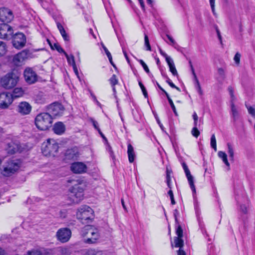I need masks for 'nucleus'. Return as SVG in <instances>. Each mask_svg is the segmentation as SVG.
I'll use <instances>...</instances> for the list:
<instances>
[{"mask_svg":"<svg viewBox=\"0 0 255 255\" xmlns=\"http://www.w3.org/2000/svg\"><path fill=\"white\" fill-rule=\"evenodd\" d=\"M70 168L71 171L76 174H82L86 172L87 165L82 162H75L71 164Z\"/></svg>","mask_w":255,"mask_h":255,"instance_id":"dca6fc26","label":"nucleus"},{"mask_svg":"<svg viewBox=\"0 0 255 255\" xmlns=\"http://www.w3.org/2000/svg\"><path fill=\"white\" fill-rule=\"evenodd\" d=\"M182 165L185 171L186 176L188 179L190 187L192 191L193 194H195L196 193V188L194 183V178L191 174L190 170H189L186 164L183 162L182 163Z\"/></svg>","mask_w":255,"mask_h":255,"instance_id":"a211bd4d","label":"nucleus"},{"mask_svg":"<svg viewBox=\"0 0 255 255\" xmlns=\"http://www.w3.org/2000/svg\"><path fill=\"white\" fill-rule=\"evenodd\" d=\"M249 113L253 117H255V109L251 106H246Z\"/></svg>","mask_w":255,"mask_h":255,"instance_id":"8fccbe9b","label":"nucleus"},{"mask_svg":"<svg viewBox=\"0 0 255 255\" xmlns=\"http://www.w3.org/2000/svg\"><path fill=\"white\" fill-rule=\"evenodd\" d=\"M109 81L112 87L115 86V85L118 83V80L116 75L115 74L112 75Z\"/></svg>","mask_w":255,"mask_h":255,"instance_id":"ea45409f","label":"nucleus"},{"mask_svg":"<svg viewBox=\"0 0 255 255\" xmlns=\"http://www.w3.org/2000/svg\"><path fill=\"white\" fill-rule=\"evenodd\" d=\"M53 130L56 134L61 135L65 132V127L62 122H59L54 125Z\"/></svg>","mask_w":255,"mask_h":255,"instance_id":"aec40b11","label":"nucleus"},{"mask_svg":"<svg viewBox=\"0 0 255 255\" xmlns=\"http://www.w3.org/2000/svg\"><path fill=\"white\" fill-rule=\"evenodd\" d=\"M192 117L194 120V127H199L200 124L198 121V117L196 112H194L192 115Z\"/></svg>","mask_w":255,"mask_h":255,"instance_id":"79ce46f5","label":"nucleus"},{"mask_svg":"<svg viewBox=\"0 0 255 255\" xmlns=\"http://www.w3.org/2000/svg\"><path fill=\"white\" fill-rule=\"evenodd\" d=\"M18 77L13 73H9L1 78V86L5 89L13 88L17 84Z\"/></svg>","mask_w":255,"mask_h":255,"instance_id":"0eeeda50","label":"nucleus"},{"mask_svg":"<svg viewBox=\"0 0 255 255\" xmlns=\"http://www.w3.org/2000/svg\"><path fill=\"white\" fill-rule=\"evenodd\" d=\"M240 209L241 211L244 214H247L248 212L247 207L244 205H241Z\"/></svg>","mask_w":255,"mask_h":255,"instance_id":"680f3d73","label":"nucleus"},{"mask_svg":"<svg viewBox=\"0 0 255 255\" xmlns=\"http://www.w3.org/2000/svg\"><path fill=\"white\" fill-rule=\"evenodd\" d=\"M169 66V70L172 74L173 76H178V73L176 69L174 62L172 59H171L169 61L167 60V62H166Z\"/></svg>","mask_w":255,"mask_h":255,"instance_id":"393cba45","label":"nucleus"},{"mask_svg":"<svg viewBox=\"0 0 255 255\" xmlns=\"http://www.w3.org/2000/svg\"><path fill=\"white\" fill-rule=\"evenodd\" d=\"M77 218L83 224H87L92 221L94 217L93 209L88 206H83L78 209Z\"/></svg>","mask_w":255,"mask_h":255,"instance_id":"20e7f679","label":"nucleus"},{"mask_svg":"<svg viewBox=\"0 0 255 255\" xmlns=\"http://www.w3.org/2000/svg\"><path fill=\"white\" fill-rule=\"evenodd\" d=\"M26 255H42V253L37 250H33L27 252Z\"/></svg>","mask_w":255,"mask_h":255,"instance_id":"603ef678","label":"nucleus"},{"mask_svg":"<svg viewBox=\"0 0 255 255\" xmlns=\"http://www.w3.org/2000/svg\"><path fill=\"white\" fill-rule=\"evenodd\" d=\"M5 150L8 154H13L17 152H22L23 148L18 141H11L7 144Z\"/></svg>","mask_w":255,"mask_h":255,"instance_id":"4468645a","label":"nucleus"},{"mask_svg":"<svg viewBox=\"0 0 255 255\" xmlns=\"http://www.w3.org/2000/svg\"><path fill=\"white\" fill-rule=\"evenodd\" d=\"M218 156L221 158L223 161V162L226 164V165L228 167V169H230V163H229L227 159V155L225 152L220 151L218 153Z\"/></svg>","mask_w":255,"mask_h":255,"instance_id":"a878e982","label":"nucleus"},{"mask_svg":"<svg viewBox=\"0 0 255 255\" xmlns=\"http://www.w3.org/2000/svg\"><path fill=\"white\" fill-rule=\"evenodd\" d=\"M35 101L38 104H44L47 102V99L42 94H38L35 98Z\"/></svg>","mask_w":255,"mask_h":255,"instance_id":"bb28decb","label":"nucleus"},{"mask_svg":"<svg viewBox=\"0 0 255 255\" xmlns=\"http://www.w3.org/2000/svg\"><path fill=\"white\" fill-rule=\"evenodd\" d=\"M57 251L61 255H69L71 254L70 249L67 247H59L57 249Z\"/></svg>","mask_w":255,"mask_h":255,"instance_id":"c85d7f7f","label":"nucleus"},{"mask_svg":"<svg viewBox=\"0 0 255 255\" xmlns=\"http://www.w3.org/2000/svg\"><path fill=\"white\" fill-rule=\"evenodd\" d=\"M138 84H139V87H140L141 89V91L143 93V94L145 98H147L148 97V94H147V92L146 90V89L145 88V87L144 86V85L142 84V83H141V81H139L138 82Z\"/></svg>","mask_w":255,"mask_h":255,"instance_id":"a18cd8bd","label":"nucleus"},{"mask_svg":"<svg viewBox=\"0 0 255 255\" xmlns=\"http://www.w3.org/2000/svg\"><path fill=\"white\" fill-rule=\"evenodd\" d=\"M60 216L62 218H65L66 217V211H61L60 212Z\"/></svg>","mask_w":255,"mask_h":255,"instance_id":"0e129e2a","label":"nucleus"},{"mask_svg":"<svg viewBox=\"0 0 255 255\" xmlns=\"http://www.w3.org/2000/svg\"><path fill=\"white\" fill-rule=\"evenodd\" d=\"M26 43V37L22 33H16L13 37L12 44L16 49H21Z\"/></svg>","mask_w":255,"mask_h":255,"instance_id":"9b49d317","label":"nucleus"},{"mask_svg":"<svg viewBox=\"0 0 255 255\" xmlns=\"http://www.w3.org/2000/svg\"><path fill=\"white\" fill-rule=\"evenodd\" d=\"M179 212L177 209L174 210L173 214L176 223L177 222V216L179 215Z\"/></svg>","mask_w":255,"mask_h":255,"instance_id":"e2e57ef3","label":"nucleus"},{"mask_svg":"<svg viewBox=\"0 0 255 255\" xmlns=\"http://www.w3.org/2000/svg\"><path fill=\"white\" fill-rule=\"evenodd\" d=\"M11 94L3 92L0 94V108L5 109L7 108L12 102Z\"/></svg>","mask_w":255,"mask_h":255,"instance_id":"f8f14e48","label":"nucleus"},{"mask_svg":"<svg viewBox=\"0 0 255 255\" xmlns=\"http://www.w3.org/2000/svg\"><path fill=\"white\" fill-rule=\"evenodd\" d=\"M64 55H65L67 61L70 65L73 66L74 65V64H76L74 57L73 55H69L66 52L65 53Z\"/></svg>","mask_w":255,"mask_h":255,"instance_id":"e433bc0d","label":"nucleus"},{"mask_svg":"<svg viewBox=\"0 0 255 255\" xmlns=\"http://www.w3.org/2000/svg\"><path fill=\"white\" fill-rule=\"evenodd\" d=\"M132 115L134 120L137 122H139L141 119V114L139 111L137 109H136L135 111L133 110Z\"/></svg>","mask_w":255,"mask_h":255,"instance_id":"f704fd0d","label":"nucleus"},{"mask_svg":"<svg viewBox=\"0 0 255 255\" xmlns=\"http://www.w3.org/2000/svg\"><path fill=\"white\" fill-rule=\"evenodd\" d=\"M175 247L176 248H182L183 246V241L182 238L175 237L174 239Z\"/></svg>","mask_w":255,"mask_h":255,"instance_id":"7c9ffc66","label":"nucleus"},{"mask_svg":"<svg viewBox=\"0 0 255 255\" xmlns=\"http://www.w3.org/2000/svg\"><path fill=\"white\" fill-rule=\"evenodd\" d=\"M189 63L190 64V68H191V70L192 73V74H193V76L194 77V79H195V88H198V85H200L199 80H198L197 77V76L196 75V74H195V71H194V69L193 68V66L192 65L191 61H189Z\"/></svg>","mask_w":255,"mask_h":255,"instance_id":"2f4dec72","label":"nucleus"},{"mask_svg":"<svg viewBox=\"0 0 255 255\" xmlns=\"http://www.w3.org/2000/svg\"><path fill=\"white\" fill-rule=\"evenodd\" d=\"M139 63L141 65L144 71L148 74L150 73L149 69L147 66V65L145 63V62L141 59L138 60Z\"/></svg>","mask_w":255,"mask_h":255,"instance_id":"49530a36","label":"nucleus"},{"mask_svg":"<svg viewBox=\"0 0 255 255\" xmlns=\"http://www.w3.org/2000/svg\"><path fill=\"white\" fill-rule=\"evenodd\" d=\"M21 164L19 159H10L6 161L2 166L1 173L5 177H9L18 171Z\"/></svg>","mask_w":255,"mask_h":255,"instance_id":"7ed1b4c3","label":"nucleus"},{"mask_svg":"<svg viewBox=\"0 0 255 255\" xmlns=\"http://www.w3.org/2000/svg\"><path fill=\"white\" fill-rule=\"evenodd\" d=\"M12 11L5 7L0 8V21L2 23H10L13 19Z\"/></svg>","mask_w":255,"mask_h":255,"instance_id":"1a4fd4ad","label":"nucleus"},{"mask_svg":"<svg viewBox=\"0 0 255 255\" xmlns=\"http://www.w3.org/2000/svg\"><path fill=\"white\" fill-rule=\"evenodd\" d=\"M73 67V70L74 71V73H75V74L78 76L79 77V73H78V69L77 68V66L76 65V64H74V65H73L72 66Z\"/></svg>","mask_w":255,"mask_h":255,"instance_id":"338daca9","label":"nucleus"},{"mask_svg":"<svg viewBox=\"0 0 255 255\" xmlns=\"http://www.w3.org/2000/svg\"><path fill=\"white\" fill-rule=\"evenodd\" d=\"M56 24H57V28H58L59 31H60V34L62 35L64 40L65 41H69V36L68 34L66 33L63 26L59 22H57Z\"/></svg>","mask_w":255,"mask_h":255,"instance_id":"5701e85b","label":"nucleus"},{"mask_svg":"<svg viewBox=\"0 0 255 255\" xmlns=\"http://www.w3.org/2000/svg\"><path fill=\"white\" fill-rule=\"evenodd\" d=\"M100 252H97L94 250H88L86 254V255H100Z\"/></svg>","mask_w":255,"mask_h":255,"instance_id":"09e8293b","label":"nucleus"},{"mask_svg":"<svg viewBox=\"0 0 255 255\" xmlns=\"http://www.w3.org/2000/svg\"><path fill=\"white\" fill-rule=\"evenodd\" d=\"M232 116L234 121H236L239 117V113L235 106V103H231Z\"/></svg>","mask_w":255,"mask_h":255,"instance_id":"cd10ccee","label":"nucleus"},{"mask_svg":"<svg viewBox=\"0 0 255 255\" xmlns=\"http://www.w3.org/2000/svg\"><path fill=\"white\" fill-rule=\"evenodd\" d=\"M65 156L68 159H72L77 158L78 156L77 149L72 148L67 150Z\"/></svg>","mask_w":255,"mask_h":255,"instance_id":"4be33fe9","label":"nucleus"},{"mask_svg":"<svg viewBox=\"0 0 255 255\" xmlns=\"http://www.w3.org/2000/svg\"><path fill=\"white\" fill-rule=\"evenodd\" d=\"M241 54L237 52L234 56V60L237 64H239L240 62Z\"/></svg>","mask_w":255,"mask_h":255,"instance_id":"5fc2aeb1","label":"nucleus"},{"mask_svg":"<svg viewBox=\"0 0 255 255\" xmlns=\"http://www.w3.org/2000/svg\"><path fill=\"white\" fill-rule=\"evenodd\" d=\"M171 171H169L168 169L166 170V181H171V177H170V174H171Z\"/></svg>","mask_w":255,"mask_h":255,"instance_id":"bf43d9fd","label":"nucleus"},{"mask_svg":"<svg viewBox=\"0 0 255 255\" xmlns=\"http://www.w3.org/2000/svg\"><path fill=\"white\" fill-rule=\"evenodd\" d=\"M166 97H167V100L169 102V103L174 112V113L175 114V115H177V111H176V108H175V107L173 104V102L172 101V100H171V99L170 98V97H169V95L168 94H166Z\"/></svg>","mask_w":255,"mask_h":255,"instance_id":"4c0bfd02","label":"nucleus"},{"mask_svg":"<svg viewBox=\"0 0 255 255\" xmlns=\"http://www.w3.org/2000/svg\"><path fill=\"white\" fill-rule=\"evenodd\" d=\"M159 52L161 55H162L165 58L166 62L167 60H170L172 59L169 56H168L165 52H164L161 48L159 49Z\"/></svg>","mask_w":255,"mask_h":255,"instance_id":"864d4df0","label":"nucleus"},{"mask_svg":"<svg viewBox=\"0 0 255 255\" xmlns=\"http://www.w3.org/2000/svg\"><path fill=\"white\" fill-rule=\"evenodd\" d=\"M8 23H1L0 24V38L1 39H8L13 34V29Z\"/></svg>","mask_w":255,"mask_h":255,"instance_id":"ddd939ff","label":"nucleus"},{"mask_svg":"<svg viewBox=\"0 0 255 255\" xmlns=\"http://www.w3.org/2000/svg\"><path fill=\"white\" fill-rule=\"evenodd\" d=\"M31 110V107L29 103L22 102L19 104L17 107V111L23 115L29 114Z\"/></svg>","mask_w":255,"mask_h":255,"instance_id":"6ab92c4d","label":"nucleus"},{"mask_svg":"<svg viewBox=\"0 0 255 255\" xmlns=\"http://www.w3.org/2000/svg\"><path fill=\"white\" fill-rule=\"evenodd\" d=\"M228 90L230 95L231 103H235L236 100V98L234 95V88L232 86H229L228 88Z\"/></svg>","mask_w":255,"mask_h":255,"instance_id":"c9c22d12","label":"nucleus"},{"mask_svg":"<svg viewBox=\"0 0 255 255\" xmlns=\"http://www.w3.org/2000/svg\"><path fill=\"white\" fill-rule=\"evenodd\" d=\"M51 45V47L52 49H55L57 50L59 53H63L65 54L66 53L65 51L63 50V49L58 44L55 43L53 46Z\"/></svg>","mask_w":255,"mask_h":255,"instance_id":"a19ab883","label":"nucleus"},{"mask_svg":"<svg viewBox=\"0 0 255 255\" xmlns=\"http://www.w3.org/2000/svg\"><path fill=\"white\" fill-rule=\"evenodd\" d=\"M59 148L58 143L53 139H48L42 145V152L45 156H55Z\"/></svg>","mask_w":255,"mask_h":255,"instance_id":"39448f33","label":"nucleus"},{"mask_svg":"<svg viewBox=\"0 0 255 255\" xmlns=\"http://www.w3.org/2000/svg\"><path fill=\"white\" fill-rule=\"evenodd\" d=\"M199 93V94L200 95V96H202L203 95V91L201 89V86L200 85H198V88H196Z\"/></svg>","mask_w":255,"mask_h":255,"instance_id":"69168bd1","label":"nucleus"},{"mask_svg":"<svg viewBox=\"0 0 255 255\" xmlns=\"http://www.w3.org/2000/svg\"><path fill=\"white\" fill-rule=\"evenodd\" d=\"M191 134L192 135L195 137H198L200 135V131L198 129V127H194L191 130Z\"/></svg>","mask_w":255,"mask_h":255,"instance_id":"37998d69","label":"nucleus"},{"mask_svg":"<svg viewBox=\"0 0 255 255\" xmlns=\"http://www.w3.org/2000/svg\"><path fill=\"white\" fill-rule=\"evenodd\" d=\"M101 45L102 48H103L104 50L105 51L107 57H111V53L109 51L108 49L107 48V47L105 46L103 43H101Z\"/></svg>","mask_w":255,"mask_h":255,"instance_id":"4d7b16f0","label":"nucleus"},{"mask_svg":"<svg viewBox=\"0 0 255 255\" xmlns=\"http://www.w3.org/2000/svg\"><path fill=\"white\" fill-rule=\"evenodd\" d=\"M178 255H186L185 252L180 248L177 252Z\"/></svg>","mask_w":255,"mask_h":255,"instance_id":"774afa93","label":"nucleus"},{"mask_svg":"<svg viewBox=\"0 0 255 255\" xmlns=\"http://www.w3.org/2000/svg\"><path fill=\"white\" fill-rule=\"evenodd\" d=\"M228 146V153L229 154V157L231 160H234V149L232 146V145L228 143L227 144Z\"/></svg>","mask_w":255,"mask_h":255,"instance_id":"473e14b6","label":"nucleus"},{"mask_svg":"<svg viewBox=\"0 0 255 255\" xmlns=\"http://www.w3.org/2000/svg\"><path fill=\"white\" fill-rule=\"evenodd\" d=\"M144 44L146 47V50L148 51H151V47L149 44L148 37L146 34H144Z\"/></svg>","mask_w":255,"mask_h":255,"instance_id":"c03bdc74","label":"nucleus"},{"mask_svg":"<svg viewBox=\"0 0 255 255\" xmlns=\"http://www.w3.org/2000/svg\"><path fill=\"white\" fill-rule=\"evenodd\" d=\"M176 234L177 235V237L182 238L183 236V230L181 227L180 225H178L176 229Z\"/></svg>","mask_w":255,"mask_h":255,"instance_id":"de8ad7c7","label":"nucleus"},{"mask_svg":"<svg viewBox=\"0 0 255 255\" xmlns=\"http://www.w3.org/2000/svg\"><path fill=\"white\" fill-rule=\"evenodd\" d=\"M80 235L85 238L84 243L89 244L97 243L100 237L98 229L91 225H87L83 227L80 231Z\"/></svg>","mask_w":255,"mask_h":255,"instance_id":"f257e3e1","label":"nucleus"},{"mask_svg":"<svg viewBox=\"0 0 255 255\" xmlns=\"http://www.w3.org/2000/svg\"><path fill=\"white\" fill-rule=\"evenodd\" d=\"M48 110L54 116H59L62 115L64 111V108L60 103L55 102L48 106Z\"/></svg>","mask_w":255,"mask_h":255,"instance_id":"2eb2a0df","label":"nucleus"},{"mask_svg":"<svg viewBox=\"0 0 255 255\" xmlns=\"http://www.w3.org/2000/svg\"><path fill=\"white\" fill-rule=\"evenodd\" d=\"M215 0H210V3L212 8V12L215 14Z\"/></svg>","mask_w":255,"mask_h":255,"instance_id":"052dcab7","label":"nucleus"},{"mask_svg":"<svg viewBox=\"0 0 255 255\" xmlns=\"http://www.w3.org/2000/svg\"><path fill=\"white\" fill-rule=\"evenodd\" d=\"M83 189L79 185H76L69 190L68 198L72 203L78 204L83 199Z\"/></svg>","mask_w":255,"mask_h":255,"instance_id":"423d86ee","label":"nucleus"},{"mask_svg":"<svg viewBox=\"0 0 255 255\" xmlns=\"http://www.w3.org/2000/svg\"><path fill=\"white\" fill-rule=\"evenodd\" d=\"M91 122L93 124V126H94V127L96 129H97V130H99L100 129V128L99 127V125H98V123L97 122H96V121H95L93 119H92L91 120Z\"/></svg>","mask_w":255,"mask_h":255,"instance_id":"13d9d810","label":"nucleus"},{"mask_svg":"<svg viewBox=\"0 0 255 255\" xmlns=\"http://www.w3.org/2000/svg\"><path fill=\"white\" fill-rule=\"evenodd\" d=\"M29 56V51L27 49H24L14 56L12 62L15 66H20Z\"/></svg>","mask_w":255,"mask_h":255,"instance_id":"9d476101","label":"nucleus"},{"mask_svg":"<svg viewBox=\"0 0 255 255\" xmlns=\"http://www.w3.org/2000/svg\"><path fill=\"white\" fill-rule=\"evenodd\" d=\"M24 94V91L21 88H15L12 92V99L14 98L21 97Z\"/></svg>","mask_w":255,"mask_h":255,"instance_id":"b1692460","label":"nucleus"},{"mask_svg":"<svg viewBox=\"0 0 255 255\" xmlns=\"http://www.w3.org/2000/svg\"><path fill=\"white\" fill-rule=\"evenodd\" d=\"M166 79V82L169 84V85L172 87V88H174L176 89L178 91H180V89L179 87H177L171 81V80L169 78V77L165 75H162Z\"/></svg>","mask_w":255,"mask_h":255,"instance_id":"72a5a7b5","label":"nucleus"},{"mask_svg":"<svg viewBox=\"0 0 255 255\" xmlns=\"http://www.w3.org/2000/svg\"><path fill=\"white\" fill-rule=\"evenodd\" d=\"M128 161L130 163H132L135 159V154L134 151L133 147L131 144L128 143Z\"/></svg>","mask_w":255,"mask_h":255,"instance_id":"412c9836","label":"nucleus"},{"mask_svg":"<svg viewBox=\"0 0 255 255\" xmlns=\"http://www.w3.org/2000/svg\"><path fill=\"white\" fill-rule=\"evenodd\" d=\"M52 122V116L48 113H40L35 118V126L41 130L48 129L51 127Z\"/></svg>","mask_w":255,"mask_h":255,"instance_id":"f03ea898","label":"nucleus"},{"mask_svg":"<svg viewBox=\"0 0 255 255\" xmlns=\"http://www.w3.org/2000/svg\"><path fill=\"white\" fill-rule=\"evenodd\" d=\"M71 231L69 228H63L57 231L56 236L59 241L65 243L69 241L71 237Z\"/></svg>","mask_w":255,"mask_h":255,"instance_id":"6e6552de","label":"nucleus"},{"mask_svg":"<svg viewBox=\"0 0 255 255\" xmlns=\"http://www.w3.org/2000/svg\"><path fill=\"white\" fill-rule=\"evenodd\" d=\"M24 77L26 82L32 84L37 80V76L36 73L31 68H26L24 72Z\"/></svg>","mask_w":255,"mask_h":255,"instance_id":"f3484780","label":"nucleus"},{"mask_svg":"<svg viewBox=\"0 0 255 255\" xmlns=\"http://www.w3.org/2000/svg\"><path fill=\"white\" fill-rule=\"evenodd\" d=\"M167 38L169 39V40L170 41V44L174 46V47H176V45H177L176 43V42L175 41V40L173 39V38L170 36L169 35H166Z\"/></svg>","mask_w":255,"mask_h":255,"instance_id":"6e6d98bb","label":"nucleus"},{"mask_svg":"<svg viewBox=\"0 0 255 255\" xmlns=\"http://www.w3.org/2000/svg\"><path fill=\"white\" fill-rule=\"evenodd\" d=\"M211 146L215 151H217L216 139L214 134H213L211 137Z\"/></svg>","mask_w":255,"mask_h":255,"instance_id":"58836bf2","label":"nucleus"},{"mask_svg":"<svg viewBox=\"0 0 255 255\" xmlns=\"http://www.w3.org/2000/svg\"><path fill=\"white\" fill-rule=\"evenodd\" d=\"M7 51L6 44L0 41V57L4 56Z\"/></svg>","mask_w":255,"mask_h":255,"instance_id":"c756f323","label":"nucleus"},{"mask_svg":"<svg viewBox=\"0 0 255 255\" xmlns=\"http://www.w3.org/2000/svg\"><path fill=\"white\" fill-rule=\"evenodd\" d=\"M168 194L170 196L171 199V203L172 205H174L175 204V201L174 198L173 193L171 189H170L168 192Z\"/></svg>","mask_w":255,"mask_h":255,"instance_id":"3c124183","label":"nucleus"}]
</instances>
